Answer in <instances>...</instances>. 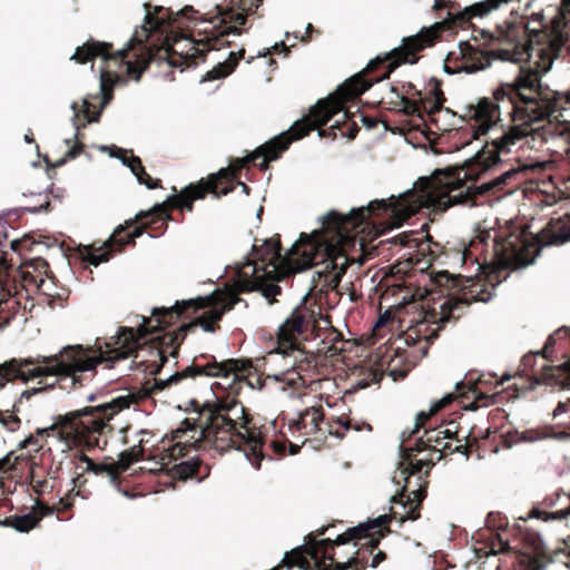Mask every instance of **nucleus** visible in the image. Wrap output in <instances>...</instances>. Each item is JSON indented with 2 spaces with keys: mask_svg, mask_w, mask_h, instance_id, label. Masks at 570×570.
<instances>
[{
  "mask_svg": "<svg viewBox=\"0 0 570 570\" xmlns=\"http://www.w3.org/2000/svg\"><path fill=\"white\" fill-rule=\"evenodd\" d=\"M489 170V141L463 167L438 169L430 178L422 179L419 190L400 197L376 199L367 206L352 209L343 215L330 212L323 219L322 228L312 234L302 233L299 239L285 254H282L279 235L258 246L253 245L252 259L257 273L267 276H291L312 266L323 265L318 271L327 286L336 288L347 267L355 262L350 250L356 244L362 248L364 237L358 238L370 225L376 234L400 227L423 208L446 210L454 205L474 206L479 196L489 194V181L476 186L482 174Z\"/></svg>",
  "mask_w": 570,
  "mask_h": 570,
  "instance_id": "nucleus-1",
  "label": "nucleus"
},
{
  "mask_svg": "<svg viewBox=\"0 0 570 570\" xmlns=\"http://www.w3.org/2000/svg\"><path fill=\"white\" fill-rule=\"evenodd\" d=\"M235 293L215 292L207 296L177 301L170 307H155L150 316H142L137 328L119 326L116 335L101 344L96 340L94 346L67 345L57 354L37 358H12L0 365V376L6 381L38 380L39 387L33 393L53 389H75L83 386L97 373V366L105 363L108 368L148 345L150 360L140 363L145 371L156 376L168 356L178 357L180 345L187 334L197 326L205 332L215 333L224 314L239 302Z\"/></svg>",
  "mask_w": 570,
  "mask_h": 570,
  "instance_id": "nucleus-2",
  "label": "nucleus"
},
{
  "mask_svg": "<svg viewBox=\"0 0 570 570\" xmlns=\"http://www.w3.org/2000/svg\"><path fill=\"white\" fill-rule=\"evenodd\" d=\"M563 0H484L464 8L448 11V17L416 35L402 39L399 47L372 59L366 68L340 86V94L351 101L357 100L375 82L387 79L402 65H414L422 52L433 47L445 31L472 28L471 39L460 41L459 50L449 52L446 61L459 71L476 72L488 68L494 58L501 57L487 48L495 45H520V32L530 41L549 36L551 41L563 46L569 40L570 21L554 31L553 21L559 16Z\"/></svg>",
  "mask_w": 570,
  "mask_h": 570,
  "instance_id": "nucleus-3",
  "label": "nucleus"
},
{
  "mask_svg": "<svg viewBox=\"0 0 570 570\" xmlns=\"http://www.w3.org/2000/svg\"><path fill=\"white\" fill-rule=\"evenodd\" d=\"M350 101L351 99L340 94L338 87L333 95L318 100L311 108L309 114L296 120L287 131L257 147L246 157L234 159L228 168H222L218 173L187 185L178 194L169 196L149 210L139 212L135 218L127 219L124 225L116 227L110 237L100 246H96V243L81 245L79 247L80 258L90 265L98 266L108 262L115 253L122 252L126 245H135L136 238L146 230H149L154 237L163 235L168 227V220L171 219L170 212L173 209H177L181 214L191 213L194 203L205 199L208 194L220 198L232 193L235 188L234 180L239 178L242 170L249 164L257 166L261 170H266L269 161L277 160L293 141L304 138L312 130L320 129V136H326L327 130L321 128L335 116L341 115V118L336 119L334 125L328 128V136L335 138L336 130H338L343 137L354 139L358 132V126L356 121L352 120L353 114L345 106Z\"/></svg>",
  "mask_w": 570,
  "mask_h": 570,
  "instance_id": "nucleus-4",
  "label": "nucleus"
},
{
  "mask_svg": "<svg viewBox=\"0 0 570 570\" xmlns=\"http://www.w3.org/2000/svg\"><path fill=\"white\" fill-rule=\"evenodd\" d=\"M263 0H230L228 7L216 6V14L209 19H202L196 26L200 38L194 39L188 35L189 26H184L183 19L197 20V11L191 6L180 11L159 7L155 13L146 14V24L136 30L129 40L128 47L114 51L112 43L89 39L77 47L71 59L85 65L100 57L107 65L111 61L119 67L126 66V72L135 80H139L142 72L151 61L166 60L174 67L197 66L205 61L210 50H220L230 47V36L243 33L240 26L246 23L247 17L256 13Z\"/></svg>",
  "mask_w": 570,
  "mask_h": 570,
  "instance_id": "nucleus-5",
  "label": "nucleus"
},
{
  "mask_svg": "<svg viewBox=\"0 0 570 570\" xmlns=\"http://www.w3.org/2000/svg\"><path fill=\"white\" fill-rule=\"evenodd\" d=\"M252 368L250 360L228 358L218 362L214 355L200 354L194 358L189 366L175 372L166 380L154 377L146 381L139 396L128 394L115 397L109 402L69 412L60 417L57 423L48 428L37 429L35 434H30L20 442L19 448L33 446L35 452L41 451V456L47 453L51 455V448L45 446L47 439L52 436L62 441L69 451L79 446L88 450L95 448L104 450L108 444V436L114 431L110 421L119 412L128 409L132 403H137L138 399L156 395L185 379H195L196 376L228 377L234 375L230 390L234 394H237L238 385L247 381V375L250 374Z\"/></svg>",
  "mask_w": 570,
  "mask_h": 570,
  "instance_id": "nucleus-6",
  "label": "nucleus"
},
{
  "mask_svg": "<svg viewBox=\"0 0 570 570\" xmlns=\"http://www.w3.org/2000/svg\"><path fill=\"white\" fill-rule=\"evenodd\" d=\"M196 417L181 422L184 428L171 432L174 444L165 449L167 456L178 460L187 454L189 448L215 450L225 453L229 450L244 452L256 469H261L265 459V436L254 424V419L236 396L215 397L199 404L193 401Z\"/></svg>",
  "mask_w": 570,
  "mask_h": 570,
  "instance_id": "nucleus-7",
  "label": "nucleus"
},
{
  "mask_svg": "<svg viewBox=\"0 0 570 570\" xmlns=\"http://www.w3.org/2000/svg\"><path fill=\"white\" fill-rule=\"evenodd\" d=\"M570 240V215L551 219L537 235L517 225L481 230L464 249V259L479 265L492 263L497 269H517L533 263L542 246L562 245Z\"/></svg>",
  "mask_w": 570,
  "mask_h": 570,
  "instance_id": "nucleus-8",
  "label": "nucleus"
},
{
  "mask_svg": "<svg viewBox=\"0 0 570 570\" xmlns=\"http://www.w3.org/2000/svg\"><path fill=\"white\" fill-rule=\"evenodd\" d=\"M48 268V263L40 257L18 266L4 256L0 258V327L8 325L21 308L27 309L22 301L29 302L40 289Z\"/></svg>",
  "mask_w": 570,
  "mask_h": 570,
  "instance_id": "nucleus-9",
  "label": "nucleus"
},
{
  "mask_svg": "<svg viewBox=\"0 0 570 570\" xmlns=\"http://www.w3.org/2000/svg\"><path fill=\"white\" fill-rule=\"evenodd\" d=\"M433 466V458H416L415 453L402 452V461L393 480L403 482L399 494L392 497V503L400 504L401 511L392 509V518L415 521L421 517V505L428 493L429 474Z\"/></svg>",
  "mask_w": 570,
  "mask_h": 570,
  "instance_id": "nucleus-10",
  "label": "nucleus"
},
{
  "mask_svg": "<svg viewBox=\"0 0 570 570\" xmlns=\"http://www.w3.org/2000/svg\"><path fill=\"white\" fill-rule=\"evenodd\" d=\"M491 296L492 294L485 285L472 283L470 286H464L462 294L459 296L448 295L440 304L434 303L426 307L421 305L420 318L410 330L417 338H424L428 343H432L446 323L458 321L472 303H487Z\"/></svg>",
  "mask_w": 570,
  "mask_h": 570,
  "instance_id": "nucleus-11",
  "label": "nucleus"
},
{
  "mask_svg": "<svg viewBox=\"0 0 570 570\" xmlns=\"http://www.w3.org/2000/svg\"><path fill=\"white\" fill-rule=\"evenodd\" d=\"M320 320L331 325L328 317H323L322 308L316 302H312L307 296L296 306L291 315L284 321L276 333L277 354H286L288 350H295V346L303 345L302 341H307L315 335L320 327Z\"/></svg>",
  "mask_w": 570,
  "mask_h": 570,
  "instance_id": "nucleus-12",
  "label": "nucleus"
},
{
  "mask_svg": "<svg viewBox=\"0 0 570 570\" xmlns=\"http://www.w3.org/2000/svg\"><path fill=\"white\" fill-rule=\"evenodd\" d=\"M539 352L529 353L521 360L519 373L528 375L529 385L518 386L513 384L517 393L534 390L538 385H546L552 389L570 387V360L560 365H543L539 371L534 370Z\"/></svg>",
  "mask_w": 570,
  "mask_h": 570,
  "instance_id": "nucleus-13",
  "label": "nucleus"
},
{
  "mask_svg": "<svg viewBox=\"0 0 570 570\" xmlns=\"http://www.w3.org/2000/svg\"><path fill=\"white\" fill-rule=\"evenodd\" d=\"M380 519V532H375L374 530L368 531L366 537H361L357 539H353L350 543L351 546V557L347 561H334L333 570H364L371 562L374 550L379 547L382 538L386 537L390 530V522L392 520L391 515L383 514L377 517Z\"/></svg>",
  "mask_w": 570,
  "mask_h": 570,
  "instance_id": "nucleus-14",
  "label": "nucleus"
},
{
  "mask_svg": "<svg viewBox=\"0 0 570 570\" xmlns=\"http://www.w3.org/2000/svg\"><path fill=\"white\" fill-rule=\"evenodd\" d=\"M523 551L520 553L519 563L524 570H543L550 562H562L570 568V537L562 541L552 556L544 551L543 542L538 533L527 532L523 535Z\"/></svg>",
  "mask_w": 570,
  "mask_h": 570,
  "instance_id": "nucleus-15",
  "label": "nucleus"
},
{
  "mask_svg": "<svg viewBox=\"0 0 570 570\" xmlns=\"http://www.w3.org/2000/svg\"><path fill=\"white\" fill-rule=\"evenodd\" d=\"M511 377L510 374H504L500 380L495 374H481L475 377L473 373H469L464 381L456 383L455 391L464 399H469L468 394L471 393L473 396L471 405L475 410L488 406L495 397V393L491 394L490 392L499 385H503Z\"/></svg>",
  "mask_w": 570,
  "mask_h": 570,
  "instance_id": "nucleus-16",
  "label": "nucleus"
},
{
  "mask_svg": "<svg viewBox=\"0 0 570 570\" xmlns=\"http://www.w3.org/2000/svg\"><path fill=\"white\" fill-rule=\"evenodd\" d=\"M237 285L240 292L258 291L269 301V304L276 302L275 297L282 293V287L277 282L283 281L287 276H276L274 273L263 275L257 273V267L253 264H243L237 272Z\"/></svg>",
  "mask_w": 570,
  "mask_h": 570,
  "instance_id": "nucleus-17",
  "label": "nucleus"
},
{
  "mask_svg": "<svg viewBox=\"0 0 570 570\" xmlns=\"http://www.w3.org/2000/svg\"><path fill=\"white\" fill-rule=\"evenodd\" d=\"M430 92L431 97L425 100L426 108L424 114L419 117L424 122H430L440 131H450L454 127V119L456 114L450 108L444 107L446 100L442 90V81L436 78L430 80Z\"/></svg>",
  "mask_w": 570,
  "mask_h": 570,
  "instance_id": "nucleus-18",
  "label": "nucleus"
},
{
  "mask_svg": "<svg viewBox=\"0 0 570 570\" xmlns=\"http://www.w3.org/2000/svg\"><path fill=\"white\" fill-rule=\"evenodd\" d=\"M286 354H282L285 358H292L289 368L285 375L296 374V379L286 377L289 385L311 386L315 382V375L317 371V356L304 348L303 345L295 346V350L286 351Z\"/></svg>",
  "mask_w": 570,
  "mask_h": 570,
  "instance_id": "nucleus-19",
  "label": "nucleus"
},
{
  "mask_svg": "<svg viewBox=\"0 0 570 570\" xmlns=\"http://www.w3.org/2000/svg\"><path fill=\"white\" fill-rule=\"evenodd\" d=\"M442 439L440 429L426 430L424 436L420 438L414 446L402 449V452H412L416 454V458L423 452H428L423 458H433V464L435 461H440L448 453H462L469 454V444H455L452 446L451 442H444Z\"/></svg>",
  "mask_w": 570,
  "mask_h": 570,
  "instance_id": "nucleus-20",
  "label": "nucleus"
},
{
  "mask_svg": "<svg viewBox=\"0 0 570 570\" xmlns=\"http://www.w3.org/2000/svg\"><path fill=\"white\" fill-rule=\"evenodd\" d=\"M119 80V76L116 71H111L108 69V66L101 70L100 73V94H101V106L104 108L114 96V87L116 82ZM71 109L73 110V119L78 120L80 117V112H83L86 118V122H95L99 120L100 110L97 109L94 104L89 101V99H83L82 106L80 107L78 102H72Z\"/></svg>",
  "mask_w": 570,
  "mask_h": 570,
  "instance_id": "nucleus-21",
  "label": "nucleus"
},
{
  "mask_svg": "<svg viewBox=\"0 0 570 570\" xmlns=\"http://www.w3.org/2000/svg\"><path fill=\"white\" fill-rule=\"evenodd\" d=\"M324 417L325 413L321 404L309 406L302 411L297 419L289 422L288 429L292 433L298 432L303 436H316L318 433L325 435L321 428Z\"/></svg>",
  "mask_w": 570,
  "mask_h": 570,
  "instance_id": "nucleus-22",
  "label": "nucleus"
},
{
  "mask_svg": "<svg viewBox=\"0 0 570 570\" xmlns=\"http://www.w3.org/2000/svg\"><path fill=\"white\" fill-rule=\"evenodd\" d=\"M76 451L72 454V459L76 464V469H83V472L92 473L97 476H105L110 480V482L116 483L118 481L116 475V468L112 462L110 463H96L92 459L83 453L86 448H73ZM87 451H89L87 449Z\"/></svg>",
  "mask_w": 570,
  "mask_h": 570,
  "instance_id": "nucleus-23",
  "label": "nucleus"
},
{
  "mask_svg": "<svg viewBox=\"0 0 570 570\" xmlns=\"http://www.w3.org/2000/svg\"><path fill=\"white\" fill-rule=\"evenodd\" d=\"M397 82L401 94L404 96L405 100L404 115L411 117H422L424 114V108H426L425 100L428 97H431L430 83L428 85V92L423 95L422 91L416 89L412 82Z\"/></svg>",
  "mask_w": 570,
  "mask_h": 570,
  "instance_id": "nucleus-24",
  "label": "nucleus"
},
{
  "mask_svg": "<svg viewBox=\"0 0 570 570\" xmlns=\"http://www.w3.org/2000/svg\"><path fill=\"white\" fill-rule=\"evenodd\" d=\"M51 514L49 505L37 501L36 508L27 514H13L8 517L7 527H11L19 532H29L38 525L41 519Z\"/></svg>",
  "mask_w": 570,
  "mask_h": 570,
  "instance_id": "nucleus-25",
  "label": "nucleus"
},
{
  "mask_svg": "<svg viewBox=\"0 0 570 570\" xmlns=\"http://www.w3.org/2000/svg\"><path fill=\"white\" fill-rule=\"evenodd\" d=\"M245 56V49L242 48L237 52L230 51L228 58L218 62L213 69L207 71L202 78V81H213L229 76L237 67L240 59Z\"/></svg>",
  "mask_w": 570,
  "mask_h": 570,
  "instance_id": "nucleus-26",
  "label": "nucleus"
},
{
  "mask_svg": "<svg viewBox=\"0 0 570 570\" xmlns=\"http://www.w3.org/2000/svg\"><path fill=\"white\" fill-rule=\"evenodd\" d=\"M174 472L180 480L196 479L197 481H202L209 474V468L200 460L191 459L176 464Z\"/></svg>",
  "mask_w": 570,
  "mask_h": 570,
  "instance_id": "nucleus-27",
  "label": "nucleus"
},
{
  "mask_svg": "<svg viewBox=\"0 0 570 570\" xmlns=\"http://www.w3.org/2000/svg\"><path fill=\"white\" fill-rule=\"evenodd\" d=\"M147 442L145 439H140L138 444L131 446L128 450L122 451L119 454L118 461H112L115 468H116V475L119 480L120 475L127 471L131 464L135 462L140 461L144 458V443Z\"/></svg>",
  "mask_w": 570,
  "mask_h": 570,
  "instance_id": "nucleus-28",
  "label": "nucleus"
},
{
  "mask_svg": "<svg viewBox=\"0 0 570 570\" xmlns=\"http://www.w3.org/2000/svg\"><path fill=\"white\" fill-rule=\"evenodd\" d=\"M29 480L35 492L42 494L53 489V485L49 484L47 480V473L40 471L39 462L36 455H29Z\"/></svg>",
  "mask_w": 570,
  "mask_h": 570,
  "instance_id": "nucleus-29",
  "label": "nucleus"
},
{
  "mask_svg": "<svg viewBox=\"0 0 570 570\" xmlns=\"http://www.w3.org/2000/svg\"><path fill=\"white\" fill-rule=\"evenodd\" d=\"M569 504L566 509H561L554 512H548L546 509L540 508V505H534L529 511L527 517H519L520 520L527 521L529 519L535 518L542 521H551V520H561L566 517L570 515V493L567 495Z\"/></svg>",
  "mask_w": 570,
  "mask_h": 570,
  "instance_id": "nucleus-30",
  "label": "nucleus"
},
{
  "mask_svg": "<svg viewBox=\"0 0 570 570\" xmlns=\"http://www.w3.org/2000/svg\"><path fill=\"white\" fill-rule=\"evenodd\" d=\"M131 165L130 170L137 177L139 184L145 185L148 189L161 188V180L150 177L140 158H131Z\"/></svg>",
  "mask_w": 570,
  "mask_h": 570,
  "instance_id": "nucleus-31",
  "label": "nucleus"
},
{
  "mask_svg": "<svg viewBox=\"0 0 570 570\" xmlns=\"http://www.w3.org/2000/svg\"><path fill=\"white\" fill-rule=\"evenodd\" d=\"M404 96H402L399 82H395L391 86L390 90L386 92L384 97H382L380 104L386 105L387 109L393 111H399L404 114L405 105H404Z\"/></svg>",
  "mask_w": 570,
  "mask_h": 570,
  "instance_id": "nucleus-32",
  "label": "nucleus"
},
{
  "mask_svg": "<svg viewBox=\"0 0 570 570\" xmlns=\"http://www.w3.org/2000/svg\"><path fill=\"white\" fill-rule=\"evenodd\" d=\"M420 233L419 232H404L401 233L391 239L389 242L394 245H400L401 247H409V248H416L422 254L424 253L423 248V242L417 237Z\"/></svg>",
  "mask_w": 570,
  "mask_h": 570,
  "instance_id": "nucleus-33",
  "label": "nucleus"
},
{
  "mask_svg": "<svg viewBox=\"0 0 570 570\" xmlns=\"http://www.w3.org/2000/svg\"><path fill=\"white\" fill-rule=\"evenodd\" d=\"M440 429V432L442 434V439H454L456 444H469V449L476 443V439L474 438L473 441H470V433H462V430L458 428L454 421H451L448 423V425L442 429Z\"/></svg>",
  "mask_w": 570,
  "mask_h": 570,
  "instance_id": "nucleus-34",
  "label": "nucleus"
},
{
  "mask_svg": "<svg viewBox=\"0 0 570 570\" xmlns=\"http://www.w3.org/2000/svg\"><path fill=\"white\" fill-rule=\"evenodd\" d=\"M73 507V499L71 492L61 498L57 504H53L51 508V514L53 512L57 513L59 520H69L72 514L70 513Z\"/></svg>",
  "mask_w": 570,
  "mask_h": 570,
  "instance_id": "nucleus-35",
  "label": "nucleus"
},
{
  "mask_svg": "<svg viewBox=\"0 0 570 570\" xmlns=\"http://www.w3.org/2000/svg\"><path fill=\"white\" fill-rule=\"evenodd\" d=\"M19 411L17 404L13 405L12 413L0 411V423L9 431L14 432L20 428L21 421L16 414Z\"/></svg>",
  "mask_w": 570,
  "mask_h": 570,
  "instance_id": "nucleus-36",
  "label": "nucleus"
},
{
  "mask_svg": "<svg viewBox=\"0 0 570 570\" xmlns=\"http://www.w3.org/2000/svg\"><path fill=\"white\" fill-rule=\"evenodd\" d=\"M567 21H570V0H563L559 16L553 21L554 31L560 35V30L567 24Z\"/></svg>",
  "mask_w": 570,
  "mask_h": 570,
  "instance_id": "nucleus-37",
  "label": "nucleus"
},
{
  "mask_svg": "<svg viewBox=\"0 0 570 570\" xmlns=\"http://www.w3.org/2000/svg\"><path fill=\"white\" fill-rule=\"evenodd\" d=\"M22 459H23V455L14 456L13 452H10L8 455H6L4 458H2L0 460V472L8 473L12 470H16L18 462Z\"/></svg>",
  "mask_w": 570,
  "mask_h": 570,
  "instance_id": "nucleus-38",
  "label": "nucleus"
},
{
  "mask_svg": "<svg viewBox=\"0 0 570 570\" xmlns=\"http://www.w3.org/2000/svg\"><path fill=\"white\" fill-rule=\"evenodd\" d=\"M434 282L441 287H455L458 285V278L453 277L446 271L438 273L434 277Z\"/></svg>",
  "mask_w": 570,
  "mask_h": 570,
  "instance_id": "nucleus-39",
  "label": "nucleus"
},
{
  "mask_svg": "<svg viewBox=\"0 0 570 570\" xmlns=\"http://www.w3.org/2000/svg\"><path fill=\"white\" fill-rule=\"evenodd\" d=\"M561 332H562V330L560 328L547 338L543 348L539 352L540 356H542L546 360H550V357L553 353V347L556 345V340H557L556 337L559 336L561 334Z\"/></svg>",
  "mask_w": 570,
  "mask_h": 570,
  "instance_id": "nucleus-40",
  "label": "nucleus"
},
{
  "mask_svg": "<svg viewBox=\"0 0 570 570\" xmlns=\"http://www.w3.org/2000/svg\"><path fill=\"white\" fill-rule=\"evenodd\" d=\"M20 218L19 209H9L0 214V227L4 228L6 225L12 226Z\"/></svg>",
  "mask_w": 570,
  "mask_h": 570,
  "instance_id": "nucleus-41",
  "label": "nucleus"
},
{
  "mask_svg": "<svg viewBox=\"0 0 570 570\" xmlns=\"http://www.w3.org/2000/svg\"><path fill=\"white\" fill-rule=\"evenodd\" d=\"M38 245L36 242L31 240L29 237L24 236L21 239H13L11 242V248L14 252H19L22 249L32 250L33 246Z\"/></svg>",
  "mask_w": 570,
  "mask_h": 570,
  "instance_id": "nucleus-42",
  "label": "nucleus"
},
{
  "mask_svg": "<svg viewBox=\"0 0 570 570\" xmlns=\"http://www.w3.org/2000/svg\"><path fill=\"white\" fill-rule=\"evenodd\" d=\"M456 397H461L459 395V392L456 391V394H446L444 397H442L441 400H439L438 402H435L432 407H431V412L432 413H438L439 411H441L442 409L449 406Z\"/></svg>",
  "mask_w": 570,
  "mask_h": 570,
  "instance_id": "nucleus-43",
  "label": "nucleus"
},
{
  "mask_svg": "<svg viewBox=\"0 0 570 570\" xmlns=\"http://www.w3.org/2000/svg\"><path fill=\"white\" fill-rule=\"evenodd\" d=\"M83 144L82 142H78L76 145H73L65 155V157L62 159H60L59 161H57V165L56 166H61L66 163V160L68 159H73L76 158L77 156H79L82 151H83Z\"/></svg>",
  "mask_w": 570,
  "mask_h": 570,
  "instance_id": "nucleus-44",
  "label": "nucleus"
},
{
  "mask_svg": "<svg viewBox=\"0 0 570 570\" xmlns=\"http://www.w3.org/2000/svg\"><path fill=\"white\" fill-rule=\"evenodd\" d=\"M81 471L80 472H77L76 475L73 476L72 479V483H73V489L70 491L72 493V491L75 489H77V495H80L82 493V489L85 487V484L87 483V479L85 476V474L87 472H83V469H80Z\"/></svg>",
  "mask_w": 570,
  "mask_h": 570,
  "instance_id": "nucleus-45",
  "label": "nucleus"
},
{
  "mask_svg": "<svg viewBox=\"0 0 570 570\" xmlns=\"http://www.w3.org/2000/svg\"><path fill=\"white\" fill-rule=\"evenodd\" d=\"M337 423L343 426V429L345 431H348L350 429H354L356 431H361L363 429H367L368 431L372 430V426L368 424V423H363L362 425L360 424H353L352 420L351 419H343V417H340L337 420Z\"/></svg>",
  "mask_w": 570,
  "mask_h": 570,
  "instance_id": "nucleus-46",
  "label": "nucleus"
},
{
  "mask_svg": "<svg viewBox=\"0 0 570 570\" xmlns=\"http://www.w3.org/2000/svg\"><path fill=\"white\" fill-rule=\"evenodd\" d=\"M117 158H119L124 165L130 168L131 165V158H139L138 156H135L132 150H126L122 148H117V153L114 154Z\"/></svg>",
  "mask_w": 570,
  "mask_h": 570,
  "instance_id": "nucleus-47",
  "label": "nucleus"
},
{
  "mask_svg": "<svg viewBox=\"0 0 570 570\" xmlns=\"http://www.w3.org/2000/svg\"><path fill=\"white\" fill-rule=\"evenodd\" d=\"M281 52H284L285 56H287L289 53V48L286 46V43L284 41H281V42H276L271 50H267L266 53H264V56L266 55H272V53H275V55H278Z\"/></svg>",
  "mask_w": 570,
  "mask_h": 570,
  "instance_id": "nucleus-48",
  "label": "nucleus"
},
{
  "mask_svg": "<svg viewBox=\"0 0 570 570\" xmlns=\"http://www.w3.org/2000/svg\"><path fill=\"white\" fill-rule=\"evenodd\" d=\"M61 466H62V462L59 461L58 463H55L52 461V463L47 469V475L50 476L52 480L58 479L59 473L61 471Z\"/></svg>",
  "mask_w": 570,
  "mask_h": 570,
  "instance_id": "nucleus-49",
  "label": "nucleus"
},
{
  "mask_svg": "<svg viewBox=\"0 0 570 570\" xmlns=\"http://www.w3.org/2000/svg\"><path fill=\"white\" fill-rule=\"evenodd\" d=\"M49 208H50V202L48 199H46L40 205L33 206V207H24L23 210L30 212V213H39V212H48Z\"/></svg>",
  "mask_w": 570,
  "mask_h": 570,
  "instance_id": "nucleus-50",
  "label": "nucleus"
},
{
  "mask_svg": "<svg viewBox=\"0 0 570 570\" xmlns=\"http://www.w3.org/2000/svg\"><path fill=\"white\" fill-rule=\"evenodd\" d=\"M385 559H386V553L384 551H377L375 554H373L370 566L372 568H376Z\"/></svg>",
  "mask_w": 570,
  "mask_h": 570,
  "instance_id": "nucleus-51",
  "label": "nucleus"
},
{
  "mask_svg": "<svg viewBox=\"0 0 570 570\" xmlns=\"http://www.w3.org/2000/svg\"><path fill=\"white\" fill-rule=\"evenodd\" d=\"M361 121L368 129L375 128L379 124V120L376 118L364 115H361Z\"/></svg>",
  "mask_w": 570,
  "mask_h": 570,
  "instance_id": "nucleus-52",
  "label": "nucleus"
},
{
  "mask_svg": "<svg viewBox=\"0 0 570 570\" xmlns=\"http://www.w3.org/2000/svg\"><path fill=\"white\" fill-rule=\"evenodd\" d=\"M434 414L435 413H432L431 411L429 413H425V412L419 413L416 416V429H419L420 426H423L426 423V421Z\"/></svg>",
  "mask_w": 570,
  "mask_h": 570,
  "instance_id": "nucleus-53",
  "label": "nucleus"
},
{
  "mask_svg": "<svg viewBox=\"0 0 570 570\" xmlns=\"http://www.w3.org/2000/svg\"><path fill=\"white\" fill-rule=\"evenodd\" d=\"M314 31V27L312 23H308L306 27L305 36H302L299 39L302 42L307 43L311 41V33Z\"/></svg>",
  "mask_w": 570,
  "mask_h": 570,
  "instance_id": "nucleus-54",
  "label": "nucleus"
},
{
  "mask_svg": "<svg viewBox=\"0 0 570 570\" xmlns=\"http://www.w3.org/2000/svg\"><path fill=\"white\" fill-rule=\"evenodd\" d=\"M272 446L274 449V451L277 453V454H284L285 453V444L283 442H279V441H274L272 442Z\"/></svg>",
  "mask_w": 570,
  "mask_h": 570,
  "instance_id": "nucleus-55",
  "label": "nucleus"
},
{
  "mask_svg": "<svg viewBox=\"0 0 570 570\" xmlns=\"http://www.w3.org/2000/svg\"><path fill=\"white\" fill-rule=\"evenodd\" d=\"M351 546L348 547V549L346 551H341V552H336L335 551V558H336V561H340V559H344L346 558V561L348 560V558L351 557Z\"/></svg>",
  "mask_w": 570,
  "mask_h": 570,
  "instance_id": "nucleus-56",
  "label": "nucleus"
},
{
  "mask_svg": "<svg viewBox=\"0 0 570 570\" xmlns=\"http://www.w3.org/2000/svg\"><path fill=\"white\" fill-rule=\"evenodd\" d=\"M568 410L567 403L560 402L553 411V415L557 416L560 413H564Z\"/></svg>",
  "mask_w": 570,
  "mask_h": 570,
  "instance_id": "nucleus-57",
  "label": "nucleus"
},
{
  "mask_svg": "<svg viewBox=\"0 0 570 570\" xmlns=\"http://www.w3.org/2000/svg\"><path fill=\"white\" fill-rule=\"evenodd\" d=\"M328 428H327V433L331 434V435H335L340 439H342L344 436V432H340L338 430H334L333 429V425L332 424H327Z\"/></svg>",
  "mask_w": 570,
  "mask_h": 570,
  "instance_id": "nucleus-58",
  "label": "nucleus"
},
{
  "mask_svg": "<svg viewBox=\"0 0 570 570\" xmlns=\"http://www.w3.org/2000/svg\"><path fill=\"white\" fill-rule=\"evenodd\" d=\"M446 8V2L444 0H435L433 6V10L439 11Z\"/></svg>",
  "mask_w": 570,
  "mask_h": 570,
  "instance_id": "nucleus-59",
  "label": "nucleus"
},
{
  "mask_svg": "<svg viewBox=\"0 0 570 570\" xmlns=\"http://www.w3.org/2000/svg\"><path fill=\"white\" fill-rule=\"evenodd\" d=\"M542 505H544L546 508H552L554 505V501L552 499H544Z\"/></svg>",
  "mask_w": 570,
  "mask_h": 570,
  "instance_id": "nucleus-60",
  "label": "nucleus"
},
{
  "mask_svg": "<svg viewBox=\"0 0 570 570\" xmlns=\"http://www.w3.org/2000/svg\"><path fill=\"white\" fill-rule=\"evenodd\" d=\"M298 446L297 445H294V444H291V454H296L298 452Z\"/></svg>",
  "mask_w": 570,
  "mask_h": 570,
  "instance_id": "nucleus-61",
  "label": "nucleus"
},
{
  "mask_svg": "<svg viewBox=\"0 0 570 570\" xmlns=\"http://www.w3.org/2000/svg\"><path fill=\"white\" fill-rule=\"evenodd\" d=\"M7 237L8 236L4 232L3 233L0 232V247L2 246V238H7Z\"/></svg>",
  "mask_w": 570,
  "mask_h": 570,
  "instance_id": "nucleus-62",
  "label": "nucleus"
},
{
  "mask_svg": "<svg viewBox=\"0 0 570 570\" xmlns=\"http://www.w3.org/2000/svg\"><path fill=\"white\" fill-rule=\"evenodd\" d=\"M238 184H240V185H242V187H243V190H245L246 193H248V190H249V187H248V186H247L246 184H244V183H240V181H238Z\"/></svg>",
  "mask_w": 570,
  "mask_h": 570,
  "instance_id": "nucleus-63",
  "label": "nucleus"
},
{
  "mask_svg": "<svg viewBox=\"0 0 570 570\" xmlns=\"http://www.w3.org/2000/svg\"><path fill=\"white\" fill-rule=\"evenodd\" d=\"M372 374H373L374 382H379L381 380V377H377V374L375 372H373Z\"/></svg>",
  "mask_w": 570,
  "mask_h": 570,
  "instance_id": "nucleus-64",
  "label": "nucleus"
}]
</instances>
